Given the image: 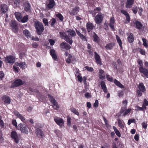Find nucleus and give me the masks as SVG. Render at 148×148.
<instances>
[{
  "instance_id": "f257e3e1",
  "label": "nucleus",
  "mask_w": 148,
  "mask_h": 148,
  "mask_svg": "<svg viewBox=\"0 0 148 148\" xmlns=\"http://www.w3.org/2000/svg\"><path fill=\"white\" fill-rule=\"evenodd\" d=\"M34 26L35 27L37 34L39 35H41L44 30L42 23L39 21H36L35 22Z\"/></svg>"
},
{
  "instance_id": "f03ea898",
  "label": "nucleus",
  "mask_w": 148,
  "mask_h": 148,
  "mask_svg": "<svg viewBox=\"0 0 148 148\" xmlns=\"http://www.w3.org/2000/svg\"><path fill=\"white\" fill-rule=\"evenodd\" d=\"M48 96L50 101L52 103V106L53 108L56 110H58L59 108L58 105L54 98L50 95L48 94Z\"/></svg>"
},
{
  "instance_id": "7ed1b4c3",
  "label": "nucleus",
  "mask_w": 148,
  "mask_h": 148,
  "mask_svg": "<svg viewBox=\"0 0 148 148\" xmlns=\"http://www.w3.org/2000/svg\"><path fill=\"white\" fill-rule=\"evenodd\" d=\"M59 33L60 37L62 38H64V40L71 45L72 44L73 42L72 39L69 38L67 36V35L65 32H60Z\"/></svg>"
},
{
  "instance_id": "20e7f679",
  "label": "nucleus",
  "mask_w": 148,
  "mask_h": 148,
  "mask_svg": "<svg viewBox=\"0 0 148 148\" xmlns=\"http://www.w3.org/2000/svg\"><path fill=\"white\" fill-rule=\"evenodd\" d=\"M103 14L101 12H99L97 14L96 16L95 20L96 23L100 24L103 21Z\"/></svg>"
},
{
  "instance_id": "39448f33",
  "label": "nucleus",
  "mask_w": 148,
  "mask_h": 148,
  "mask_svg": "<svg viewBox=\"0 0 148 148\" xmlns=\"http://www.w3.org/2000/svg\"><path fill=\"white\" fill-rule=\"evenodd\" d=\"M10 26L12 27L14 32L15 33L17 32L18 27L16 21L13 20L11 21L10 23Z\"/></svg>"
},
{
  "instance_id": "423d86ee",
  "label": "nucleus",
  "mask_w": 148,
  "mask_h": 148,
  "mask_svg": "<svg viewBox=\"0 0 148 148\" xmlns=\"http://www.w3.org/2000/svg\"><path fill=\"white\" fill-rule=\"evenodd\" d=\"M25 82L23 81L21 79H17L15 80L14 82L12 83L11 87V88H14L18 86L22 85L24 84Z\"/></svg>"
},
{
  "instance_id": "0eeeda50",
  "label": "nucleus",
  "mask_w": 148,
  "mask_h": 148,
  "mask_svg": "<svg viewBox=\"0 0 148 148\" xmlns=\"http://www.w3.org/2000/svg\"><path fill=\"white\" fill-rule=\"evenodd\" d=\"M12 138L16 143H18L19 140V136L15 131H13L11 133Z\"/></svg>"
},
{
  "instance_id": "6e6552de",
  "label": "nucleus",
  "mask_w": 148,
  "mask_h": 148,
  "mask_svg": "<svg viewBox=\"0 0 148 148\" xmlns=\"http://www.w3.org/2000/svg\"><path fill=\"white\" fill-rule=\"evenodd\" d=\"M5 61L6 63L13 64L15 61V60L14 57L12 56H8L5 58Z\"/></svg>"
},
{
  "instance_id": "1a4fd4ad",
  "label": "nucleus",
  "mask_w": 148,
  "mask_h": 148,
  "mask_svg": "<svg viewBox=\"0 0 148 148\" xmlns=\"http://www.w3.org/2000/svg\"><path fill=\"white\" fill-rule=\"evenodd\" d=\"M18 127H20V130L22 133H28V130L27 127L25 124L21 123L18 125Z\"/></svg>"
},
{
  "instance_id": "9d476101",
  "label": "nucleus",
  "mask_w": 148,
  "mask_h": 148,
  "mask_svg": "<svg viewBox=\"0 0 148 148\" xmlns=\"http://www.w3.org/2000/svg\"><path fill=\"white\" fill-rule=\"evenodd\" d=\"M61 48L62 49H64L67 50H69L71 48L70 45L65 42H62L60 45Z\"/></svg>"
},
{
  "instance_id": "9b49d317",
  "label": "nucleus",
  "mask_w": 148,
  "mask_h": 148,
  "mask_svg": "<svg viewBox=\"0 0 148 148\" xmlns=\"http://www.w3.org/2000/svg\"><path fill=\"white\" fill-rule=\"evenodd\" d=\"M54 120L56 123L60 126L62 125L64 123L63 119L60 118L55 117L54 118Z\"/></svg>"
},
{
  "instance_id": "f8f14e48",
  "label": "nucleus",
  "mask_w": 148,
  "mask_h": 148,
  "mask_svg": "<svg viewBox=\"0 0 148 148\" xmlns=\"http://www.w3.org/2000/svg\"><path fill=\"white\" fill-rule=\"evenodd\" d=\"M139 70L140 72L143 73L145 77L148 78V70L147 69L143 67H140L139 68Z\"/></svg>"
},
{
  "instance_id": "ddd939ff",
  "label": "nucleus",
  "mask_w": 148,
  "mask_h": 148,
  "mask_svg": "<svg viewBox=\"0 0 148 148\" xmlns=\"http://www.w3.org/2000/svg\"><path fill=\"white\" fill-rule=\"evenodd\" d=\"M66 32L68 33L67 36L69 38L72 39V38L76 35V33L73 30L69 29L67 30Z\"/></svg>"
},
{
  "instance_id": "4468645a",
  "label": "nucleus",
  "mask_w": 148,
  "mask_h": 148,
  "mask_svg": "<svg viewBox=\"0 0 148 148\" xmlns=\"http://www.w3.org/2000/svg\"><path fill=\"white\" fill-rule=\"evenodd\" d=\"M2 99L5 104H8L10 103L11 99L8 96L4 95L2 97Z\"/></svg>"
},
{
  "instance_id": "2eb2a0df",
  "label": "nucleus",
  "mask_w": 148,
  "mask_h": 148,
  "mask_svg": "<svg viewBox=\"0 0 148 148\" xmlns=\"http://www.w3.org/2000/svg\"><path fill=\"white\" fill-rule=\"evenodd\" d=\"M95 53V60L96 63L97 64H99L100 65H101V59L100 56L96 52H94Z\"/></svg>"
},
{
  "instance_id": "dca6fc26",
  "label": "nucleus",
  "mask_w": 148,
  "mask_h": 148,
  "mask_svg": "<svg viewBox=\"0 0 148 148\" xmlns=\"http://www.w3.org/2000/svg\"><path fill=\"white\" fill-rule=\"evenodd\" d=\"M35 133L36 135L39 138H43L44 136V134L42 131L39 128L36 130Z\"/></svg>"
},
{
  "instance_id": "f3484780",
  "label": "nucleus",
  "mask_w": 148,
  "mask_h": 148,
  "mask_svg": "<svg viewBox=\"0 0 148 148\" xmlns=\"http://www.w3.org/2000/svg\"><path fill=\"white\" fill-rule=\"evenodd\" d=\"M79 7L77 6L75 7L70 12V14L72 15H74L76 14L79 12Z\"/></svg>"
},
{
  "instance_id": "a211bd4d",
  "label": "nucleus",
  "mask_w": 148,
  "mask_h": 148,
  "mask_svg": "<svg viewBox=\"0 0 148 148\" xmlns=\"http://www.w3.org/2000/svg\"><path fill=\"white\" fill-rule=\"evenodd\" d=\"M86 26L88 32H90L95 28V26L93 25V24L90 22L87 23Z\"/></svg>"
},
{
  "instance_id": "6ab92c4d",
  "label": "nucleus",
  "mask_w": 148,
  "mask_h": 148,
  "mask_svg": "<svg viewBox=\"0 0 148 148\" xmlns=\"http://www.w3.org/2000/svg\"><path fill=\"white\" fill-rule=\"evenodd\" d=\"M49 3L47 4V7L49 9L53 8L55 5V2L53 0H48Z\"/></svg>"
},
{
  "instance_id": "aec40b11",
  "label": "nucleus",
  "mask_w": 148,
  "mask_h": 148,
  "mask_svg": "<svg viewBox=\"0 0 148 148\" xmlns=\"http://www.w3.org/2000/svg\"><path fill=\"white\" fill-rule=\"evenodd\" d=\"M14 114L19 118L21 120L23 121L24 122L25 120V117L23 116L21 114L19 113V112L16 111H14Z\"/></svg>"
},
{
  "instance_id": "412c9836",
  "label": "nucleus",
  "mask_w": 148,
  "mask_h": 148,
  "mask_svg": "<svg viewBox=\"0 0 148 148\" xmlns=\"http://www.w3.org/2000/svg\"><path fill=\"white\" fill-rule=\"evenodd\" d=\"M24 10L26 12L31 10V6L28 2H26L24 4Z\"/></svg>"
},
{
  "instance_id": "4be33fe9",
  "label": "nucleus",
  "mask_w": 148,
  "mask_h": 148,
  "mask_svg": "<svg viewBox=\"0 0 148 148\" xmlns=\"http://www.w3.org/2000/svg\"><path fill=\"white\" fill-rule=\"evenodd\" d=\"M50 53L53 60H55L57 59V57L55 51L54 49H51Z\"/></svg>"
},
{
  "instance_id": "5701e85b",
  "label": "nucleus",
  "mask_w": 148,
  "mask_h": 148,
  "mask_svg": "<svg viewBox=\"0 0 148 148\" xmlns=\"http://www.w3.org/2000/svg\"><path fill=\"white\" fill-rule=\"evenodd\" d=\"M100 85L102 89L103 90L104 92L105 93H106L107 92V90L106 86L105 84V83L103 81H102L101 82Z\"/></svg>"
},
{
  "instance_id": "b1692460",
  "label": "nucleus",
  "mask_w": 148,
  "mask_h": 148,
  "mask_svg": "<svg viewBox=\"0 0 148 148\" xmlns=\"http://www.w3.org/2000/svg\"><path fill=\"white\" fill-rule=\"evenodd\" d=\"M16 64L17 66H19L22 69H25L27 66V65L25 62H22L20 63L17 62L16 63Z\"/></svg>"
},
{
  "instance_id": "393cba45",
  "label": "nucleus",
  "mask_w": 148,
  "mask_h": 148,
  "mask_svg": "<svg viewBox=\"0 0 148 148\" xmlns=\"http://www.w3.org/2000/svg\"><path fill=\"white\" fill-rule=\"evenodd\" d=\"M1 11L3 12H6L8 11V8L7 5L5 4H2L1 6Z\"/></svg>"
},
{
  "instance_id": "a878e982",
  "label": "nucleus",
  "mask_w": 148,
  "mask_h": 148,
  "mask_svg": "<svg viewBox=\"0 0 148 148\" xmlns=\"http://www.w3.org/2000/svg\"><path fill=\"white\" fill-rule=\"evenodd\" d=\"M134 0H127L126 3V7L127 8H131L133 4Z\"/></svg>"
},
{
  "instance_id": "bb28decb",
  "label": "nucleus",
  "mask_w": 148,
  "mask_h": 148,
  "mask_svg": "<svg viewBox=\"0 0 148 148\" xmlns=\"http://www.w3.org/2000/svg\"><path fill=\"white\" fill-rule=\"evenodd\" d=\"M76 31L77 34L79 36L80 38L83 40L84 41H87V39L86 37L83 35L82 34L80 33L79 31L77 29H76Z\"/></svg>"
},
{
  "instance_id": "cd10ccee",
  "label": "nucleus",
  "mask_w": 148,
  "mask_h": 148,
  "mask_svg": "<svg viewBox=\"0 0 148 148\" xmlns=\"http://www.w3.org/2000/svg\"><path fill=\"white\" fill-rule=\"evenodd\" d=\"M131 109L129 108L127 110H123V108H122L121 109V110L120 111V112L121 114H122L123 112H124V113L123 114V115L124 116H125L130 111Z\"/></svg>"
},
{
  "instance_id": "c85d7f7f",
  "label": "nucleus",
  "mask_w": 148,
  "mask_h": 148,
  "mask_svg": "<svg viewBox=\"0 0 148 148\" xmlns=\"http://www.w3.org/2000/svg\"><path fill=\"white\" fill-rule=\"evenodd\" d=\"M14 15L17 20L19 22L20 21H21V18L22 17L21 13L19 12H15L14 13Z\"/></svg>"
},
{
  "instance_id": "c756f323",
  "label": "nucleus",
  "mask_w": 148,
  "mask_h": 148,
  "mask_svg": "<svg viewBox=\"0 0 148 148\" xmlns=\"http://www.w3.org/2000/svg\"><path fill=\"white\" fill-rule=\"evenodd\" d=\"M138 87L139 90L141 91L142 92H144L146 90L145 87L143 83L140 84H139Z\"/></svg>"
},
{
  "instance_id": "7c9ffc66",
  "label": "nucleus",
  "mask_w": 148,
  "mask_h": 148,
  "mask_svg": "<svg viewBox=\"0 0 148 148\" xmlns=\"http://www.w3.org/2000/svg\"><path fill=\"white\" fill-rule=\"evenodd\" d=\"M135 24L136 25V27L138 29H141L142 27V25L141 23L138 21H135Z\"/></svg>"
},
{
  "instance_id": "2f4dec72",
  "label": "nucleus",
  "mask_w": 148,
  "mask_h": 148,
  "mask_svg": "<svg viewBox=\"0 0 148 148\" xmlns=\"http://www.w3.org/2000/svg\"><path fill=\"white\" fill-rule=\"evenodd\" d=\"M114 83L117 86L121 88H123L124 87L121 84L120 82L118 81L116 79H114Z\"/></svg>"
},
{
  "instance_id": "473e14b6",
  "label": "nucleus",
  "mask_w": 148,
  "mask_h": 148,
  "mask_svg": "<svg viewBox=\"0 0 148 148\" xmlns=\"http://www.w3.org/2000/svg\"><path fill=\"white\" fill-rule=\"evenodd\" d=\"M127 39L129 42L130 43L132 42L134 40V38L133 34L131 33L127 37Z\"/></svg>"
},
{
  "instance_id": "72a5a7b5",
  "label": "nucleus",
  "mask_w": 148,
  "mask_h": 148,
  "mask_svg": "<svg viewBox=\"0 0 148 148\" xmlns=\"http://www.w3.org/2000/svg\"><path fill=\"white\" fill-rule=\"evenodd\" d=\"M23 33L26 37L27 38H30L31 37V34L29 32L27 29H25L23 31Z\"/></svg>"
},
{
  "instance_id": "f704fd0d",
  "label": "nucleus",
  "mask_w": 148,
  "mask_h": 148,
  "mask_svg": "<svg viewBox=\"0 0 148 148\" xmlns=\"http://www.w3.org/2000/svg\"><path fill=\"white\" fill-rule=\"evenodd\" d=\"M114 46V44L111 43L107 44L105 46V47L108 50H111L112 49Z\"/></svg>"
},
{
  "instance_id": "c9c22d12",
  "label": "nucleus",
  "mask_w": 148,
  "mask_h": 148,
  "mask_svg": "<svg viewBox=\"0 0 148 148\" xmlns=\"http://www.w3.org/2000/svg\"><path fill=\"white\" fill-rule=\"evenodd\" d=\"M116 38L117 40V42L119 44V46L121 47V49H122L123 47L122 46V42L121 40L120 37L117 35H116Z\"/></svg>"
},
{
  "instance_id": "e433bc0d",
  "label": "nucleus",
  "mask_w": 148,
  "mask_h": 148,
  "mask_svg": "<svg viewBox=\"0 0 148 148\" xmlns=\"http://www.w3.org/2000/svg\"><path fill=\"white\" fill-rule=\"evenodd\" d=\"M56 17L58 18L62 22L64 20V17L60 13H58L55 14Z\"/></svg>"
},
{
  "instance_id": "4c0bfd02",
  "label": "nucleus",
  "mask_w": 148,
  "mask_h": 148,
  "mask_svg": "<svg viewBox=\"0 0 148 148\" xmlns=\"http://www.w3.org/2000/svg\"><path fill=\"white\" fill-rule=\"evenodd\" d=\"M93 40L95 42H98L99 40V38L95 32L94 33V35L93 36Z\"/></svg>"
},
{
  "instance_id": "58836bf2",
  "label": "nucleus",
  "mask_w": 148,
  "mask_h": 148,
  "mask_svg": "<svg viewBox=\"0 0 148 148\" xmlns=\"http://www.w3.org/2000/svg\"><path fill=\"white\" fill-rule=\"evenodd\" d=\"M28 19V16L27 15L24 16L23 18H21V21H20V22H21L23 23H24L27 22V21Z\"/></svg>"
},
{
  "instance_id": "ea45409f",
  "label": "nucleus",
  "mask_w": 148,
  "mask_h": 148,
  "mask_svg": "<svg viewBox=\"0 0 148 148\" xmlns=\"http://www.w3.org/2000/svg\"><path fill=\"white\" fill-rule=\"evenodd\" d=\"M72 56L70 54H69V57L68 58H67L66 59V61L67 63H70L72 61Z\"/></svg>"
},
{
  "instance_id": "a19ab883",
  "label": "nucleus",
  "mask_w": 148,
  "mask_h": 148,
  "mask_svg": "<svg viewBox=\"0 0 148 148\" xmlns=\"http://www.w3.org/2000/svg\"><path fill=\"white\" fill-rule=\"evenodd\" d=\"M49 23H51L50 25L51 26L53 27L54 24L56 23V20L55 18H53L50 20Z\"/></svg>"
},
{
  "instance_id": "79ce46f5",
  "label": "nucleus",
  "mask_w": 148,
  "mask_h": 148,
  "mask_svg": "<svg viewBox=\"0 0 148 148\" xmlns=\"http://www.w3.org/2000/svg\"><path fill=\"white\" fill-rule=\"evenodd\" d=\"M148 105V101L146 99H144L143 101V103L142 107L145 108V110L147 109L146 106Z\"/></svg>"
},
{
  "instance_id": "37998d69",
  "label": "nucleus",
  "mask_w": 148,
  "mask_h": 148,
  "mask_svg": "<svg viewBox=\"0 0 148 148\" xmlns=\"http://www.w3.org/2000/svg\"><path fill=\"white\" fill-rule=\"evenodd\" d=\"M113 128L116 134L118 136L120 137L121 136V134L119 131L117 129V128L115 126H113Z\"/></svg>"
},
{
  "instance_id": "c03bdc74",
  "label": "nucleus",
  "mask_w": 148,
  "mask_h": 148,
  "mask_svg": "<svg viewBox=\"0 0 148 148\" xmlns=\"http://www.w3.org/2000/svg\"><path fill=\"white\" fill-rule=\"evenodd\" d=\"M118 125L119 127L121 128H123L124 127V126L123 124L122 121L121 120L119 119H118Z\"/></svg>"
},
{
  "instance_id": "a18cd8bd",
  "label": "nucleus",
  "mask_w": 148,
  "mask_h": 148,
  "mask_svg": "<svg viewBox=\"0 0 148 148\" xmlns=\"http://www.w3.org/2000/svg\"><path fill=\"white\" fill-rule=\"evenodd\" d=\"M36 96L39 100L41 101L43 100L45 98L44 96L40 93L39 95H36Z\"/></svg>"
},
{
  "instance_id": "49530a36",
  "label": "nucleus",
  "mask_w": 148,
  "mask_h": 148,
  "mask_svg": "<svg viewBox=\"0 0 148 148\" xmlns=\"http://www.w3.org/2000/svg\"><path fill=\"white\" fill-rule=\"evenodd\" d=\"M145 108H144L142 107H141L138 106H137L136 107V108L135 109V110L136 111H143L144 110H145Z\"/></svg>"
},
{
  "instance_id": "de8ad7c7",
  "label": "nucleus",
  "mask_w": 148,
  "mask_h": 148,
  "mask_svg": "<svg viewBox=\"0 0 148 148\" xmlns=\"http://www.w3.org/2000/svg\"><path fill=\"white\" fill-rule=\"evenodd\" d=\"M142 40L143 42V45L146 47H148V45L147 44V40L146 39L143 38H142Z\"/></svg>"
},
{
  "instance_id": "09e8293b",
  "label": "nucleus",
  "mask_w": 148,
  "mask_h": 148,
  "mask_svg": "<svg viewBox=\"0 0 148 148\" xmlns=\"http://www.w3.org/2000/svg\"><path fill=\"white\" fill-rule=\"evenodd\" d=\"M16 66H17V65L16 64L15 65H14L13 66V68L14 71L15 72L17 73L18 72L19 68L18 67H17Z\"/></svg>"
},
{
  "instance_id": "8fccbe9b",
  "label": "nucleus",
  "mask_w": 148,
  "mask_h": 148,
  "mask_svg": "<svg viewBox=\"0 0 148 148\" xmlns=\"http://www.w3.org/2000/svg\"><path fill=\"white\" fill-rule=\"evenodd\" d=\"M71 111L73 113H74L75 114L77 115H79V114L77 110L75 109L74 108L71 109Z\"/></svg>"
},
{
  "instance_id": "3c124183",
  "label": "nucleus",
  "mask_w": 148,
  "mask_h": 148,
  "mask_svg": "<svg viewBox=\"0 0 148 148\" xmlns=\"http://www.w3.org/2000/svg\"><path fill=\"white\" fill-rule=\"evenodd\" d=\"M43 22L45 26H48V22L47 19L46 18H44L43 19Z\"/></svg>"
},
{
  "instance_id": "603ef678",
  "label": "nucleus",
  "mask_w": 148,
  "mask_h": 148,
  "mask_svg": "<svg viewBox=\"0 0 148 148\" xmlns=\"http://www.w3.org/2000/svg\"><path fill=\"white\" fill-rule=\"evenodd\" d=\"M135 121V119H131L128 120L127 124L128 125H130L131 123H134Z\"/></svg>"
},
{
  "instance_id": "864d4df0",
  "label": "nucleus",
  "mask_w": 148,
  "mask_h": 148,
  "mask_svg": "<svg viewBox=\"0 0 148 148\" xmlns=\"http://www.w3.org/2000/svg\"><path fill=\"white\" fill-rule=\"evenodd\" d=\"M85 68L87 70L90 72H92L94 70L93 68L92 67H89L86 66H85Z\"/></svg>"
},
{
  "instance_id": "5fc2aeb1",
  "label": "nucleus",
  "mask_w": 148,
  "mask_h": 148,
  "mask_svg": "<svg viewBox=\"0 0 148 148\" xmlns=\"http://www.w3.org/2000/svg\"><path fill=\"white\" fill-rule=\"evenodd\" d=\"M19 5V1L18 0H15L14 4V7H17Z\"/></svg>"
},
{
  "instance_id": "6e6d98bb",
  "label": "nucleus",
  "mask_w": 148,
  "mask_h": 148,
  "mask_svg": "<svg viewBox=\"0 0 148 148\" xmlns=\"http://www.w3.org/2000/svg\"><path fill=\"white\" fill-rule=\"evenodd\" d=\"M12 123L14 126L16 127V129H18L17 126V122L14 119L12 120Z\"/></svg>"
},
{
  "instance_id": "4d7b16f0",
  "label": "nucleus",
  "mask_w": 148,
  "mask_h": 148,
  "mask_svg": "<svg viewBox=\"0 0 148 148\" xmlns=\"http://www.w3.org/2000/svg\"><path fill=\"white\" fill-rule=\"evenodd\" d=\"M49 41L51 45H54L55 42L54 40L50 39L49 40Z\"/></svg>"
},
{
  "instance_id": "13d9d810",
  "label": "nucleus",
  "mask_w": 148,
  "mask_h": 148,
  "mask_svg": "<svg viewBox=\"0 0 148 148\" xmlns=\"http://www.w3.org/2000/svg\"><path fill=\"white\" fill-rule=\"evenodd\" d=\"M121 12L124 14L125 16L129 15L127 11L123 10H121Z\"/></svg>"
},
{
  "instance_id": "bf43d9fd",
  "label": "nucleus",
  "mask_w": 148,
  "mask_h": 148,
  "mask_svg": "<svg viewBox=\"0 0 148 148\" xmlns=\"http://www.w3.org/2000/svg\"><path fill=\"white\" fill-rule=\"evenodd\" d=\"M138 49L139 50V51L140 52V53L141 54L143 55H145V52L144 50L140 48H138Z\"/></svg>"
},
{
  "instance_id": "052dcab7",
  "label": "nucleus",
  "mask_w": 148,
  "mask_h": 148,
  "mask_svg": "<svg viewBox=\"0 0 148 148\" xmlns=\"http://www.w3.org/2000/svg\"><path fill=\"white\" fill-rule=\"evenodd\" d=\"M114 22L115 21L114 17H111L110 18L109 24H114Z\"/></svg>"
},
{
  "instance_id": "680f3d73",
  "label": "nucleus",
  "mask_w": 148,
  "mask_h": 148,
  "mask_svg": "<svg viewBox=\"0 0 148 148\" xmlns=\"http://www.w3.org/2000/svg\"><path fill=\"white\" fill-rule=\"evenodd\" d=\"M132 11H133V13L135 14H136L138 11V9L137 8V7L136 6L135 8H133L132 9Z\"/></svg>"
},
{
  "instance_id": "e2e57ef3",
  "label": "nucleus",
  "mask_w": 148,
  "mask_h": 148,
  "mask_svg": "<svg viewBox=\"0 0 148 148\" xmlns=\"http://www.w3.org/2000/svg\"><path fill=\"white\" fill-rule=\"evenodd\" d=\"M142 92L140 90H138L136 91L137 94L139 97L141 96L142 95Z\"/></svg>"
},
{
  "instance_id": "0e129e2a",
  "label": "nucleus",
  "mask_w": 148,
  "mask_h": 148,
  "mask_svg": "<svg viewBox=\"0 0 148 148\" xmlns=\"http://www.w3.org/2000/svg\"><path fill=\"white\" fill-rule=\"evenodd\" d=\"M139 138V135L137 134H136L134 136V138L135 140L136 141H138Z\"/></svg>"
},
{
  "instance_id": "69168bd1",
  "label": "nucleus",
  "mask_w": 148,
  "mask_h": 148,
  "mask_svg": "<svg viewBox=\"0 0 148 148\" xmlns=\"http://www.w3.org/2000/svg\"><path fill=\"white\" fill-rule=\"evenodd\" d=\"M142 126L144 129H146L147 127V125L145 122H143L142 123Z\"/></svg>"
},
{
  "instance_id": "338daca9",
  "label": "nucleus",
  "mask_w": 148,
  "mask_h": 148,
  "mask_svg": "<svg viewBox=\"0 0 148 148\" xmlns=\"http://www.w3.org/2000/svg\"><path fill=\"white\" fill-rule=\"evenodd\" d=\"M71 118L68 117L67 119V125L70 126L71 125Z\"/></svg>"
},
{
  "instance_id": "774afa93",
  "label": "nucleus",
  "mask_w": 148,
  "mask_h": 148,
  "mask_svg": "<svg viewBox=\"0 0 148 148\" xmlns=\"http://www.w3.org/2000/svg\"><path fill=\"white\" fill-rule=\"evenodd\" d=\"M84 96L86 98H88L91 97V95L88 92H87L85 94Z\"/></svg>"
}]
</instances>
